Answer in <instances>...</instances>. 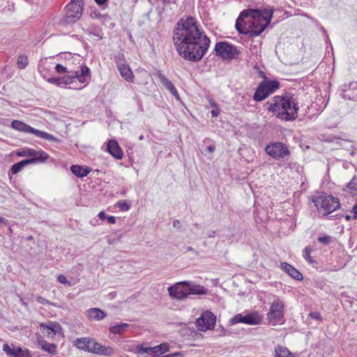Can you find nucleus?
Returning <instances> with one entry per match:
<instances>
[{
  "instance_id": "nucleus-52",
  "label": "nucleus",
  "mask_w": 357,
  "mask_h": 357,
  "mask_svg": "<svg viewBox=\"0 0 357 357\" xmlns=\"http://www.w3.org/2000/svg\"><path fill=\"white\" fill-rule=\"evenodd\" d=\"M211 114L213 117L218 116L219 114V109L216 108L215 109L211 110Z\"/></svg>"
},
{
  "instance_id": "nucleus-19",
  "label": "nucleus",
  "mask_w": 357,
  "mask_h": 357,
  "mask_svg": "<svg viewBox=\"0 0 357 357\" xmlns=\"http://www.w3.org/2000/svg\"><path fill=\"white\" fill-rule=\"evenodd\" d=\"M40 327L43 332L47 331V337H53L56 333H59L61 330L60 324L56 322H51L48 325L45 323H42L40 324Z\"/></svg>"
},
{
  "instance_id": "nucleus-13",
  "label": "nucleus",
  "mask_w": 357,
  "mask_h": 357,
  "mask_svg": "<svg viewBox=\"0 0 357 357\" xmlns=\"http://www.w3.org/2000/svg\"><path fill=\"white\" fill-rule=\"evenodd\" d=\"M167 290L171 298L178 301L185 300L189 296V294L188 293V281L176 282V284L169 287Z\"/></svg>"
},
{
  "instance_id": "nucleus-41",
  "label": "nucleus",
  "mask_w": 357,
  "mask_h": 357,
  "mask_svg": "<svg viewBox=\"0 0 357 357\" xmlns=\"http://www.w3.org/2000/svg\"><path fill=\"white\" fill-rule=\"evenodd\" d=\"M318 241L325 245H328L331 242V236L326 235L320 236L317 238Z\"/></svg>"
},
{
  "instance_id": "nucleus-14",
  "label": "nucleus",
  "mask_w": 357,
  "mask_h": 357,
  "mask_svg": "<svg viewBox=\"0 0 357 357\" xmlns=\"http://www.w3.org/2000/svg\"><path fill=\"white\" fill-rule=\"evenodd\" d=\"M215 321L216 317L211 312L205 311L197 319L196 326L201 331H206L213 328Z\"/></svg>"
},
{
  "instance_id": "nucleus-55",
  "label": "nucleus",
  "mask_w": 357,
  "mask_h": 357,
  "mask_svg": "<svg viewBox=\"0 0 357 357\" xmlns=\"http://www.w3.org/2000/svg\"><path fill=\"white\" fill-rule=\"evenodd\" d=\"M186 252H193L196 255H198V252L195 251L192 247L188 246L186 248Z\"/></svg>"
},
{
  "instance_id": "nucleus-20",
  "label": "nucleus",
  "mask_w": 357,
  "mask_h": 357,
  "mask_svg": "<svg viewBox=\"0 0 357 357\" xmlns=\"http://www.w3.org/2000/svg\"><path fill=\"white\" fill-rule=\"evenodd\" d=\"M117 66L121 76L127 82H132L134 75L130 66L125 63H119Z\"/></svg>"
},
{
  "instance_id": "nucleus-45",
  "label": "nucleus",
  "mask_w": 357,
  "mask_h": 357,
  "mask_svg": "<svg viewBox=\"0 0 357 357\" xmlns=\"http://www.w3.org/2000/svg\"><path fill=\"white\" fill-rule=\"evenodd\" d=\"M309 316L315 320L320 321L321 319V314L318 312H311L309 314Z\"/></svg>"
},
{
  "instance_id": "nucleus-21",
  "label": "nucleus",
  "mask_w": 357,
  "mask_h": 357,
  "mask_svg": "<svg viewBox=\"0 0 357 357\" xmlns=\"http://www.w3.org/2000/svg\"><path fill=\"white\" fill-rule=\"evenodd\" d=\"M86 316L91 320L100 321L107 317V314L99 308L93 307L86 311Z\"/></svg>"
},
{
  "instance_id": "nucleus-34",
  "label": "nucleus",
  "mask_w": 357,
  "mask_h": 357,
  "mask_svg": "<svg viewBox=\"0 0 357 357\" xmlns=\"http://www.w3.org/2000/svg\"><path fill=\"white\" fill-rule=\"evenodd\" d=\"M312 252V249L310 246H307L303 250V256L304 259L307 261L310 264H313L316 263V261L314 260L311 257L310 254Z\"/></svg>"
},
{
  "instance_id": "nucleus-30",
  "label": "nucleus",
  "mask_w": 357,
  "mask_h": 357,
  "mask_svg": "<svg viewBox=\"0 0 357 357\" xmlns=\"http://www.w3.org/2000/svg\"><path fill=\"white\" fill-rule=\"evenodd\" d=\"M275 357H294L287 348L278 346L275 349Z\"/></svg>"
},
{
  "instance_id": "nucleus-22",
  "label": "nucleus",
  "mask_w": 357,
  "mask_h": 357,
  "mask_svg": "<svg viewBox=\"0 0 357 357\" xmlns=\"http://www.w3.org/2000/svg\"><path fill=\"white\" fill-rule=\"evenodd\" d=\"M70 169L72 173L79 178H83L84 176H86L91 171V169L90 167H84L78 165H72L70 167Z\"/></svg>"
},
{
  "instance_id": "nucleus-15",
  "label": "nucleus",
  "mask_w": 357,
  "mask_h": 357,
  "mask_svg": "<svg viewBox=\"0 0 357 357\" xmlns=\"http://www.w3.org/2000/svg\"><path fill=\"white\" fill-rule=\"evenodd\" d=\"M3 351L10 357H31L28 349H22L20 347L11 348L8 344L3 345Z\"/></svg>"
},
{
  "instance_id": "nucleus-11",
  "label": "nucleus",
  "mask_w": 357,
  "mask_h": 357,
  "mask_svg": "<svg viewBox=\"0 0 357 357\" xmlns=\"http://www.w3.org/2000/svg\"><path fill=\"white\" fill-rule=\"evenodd\" d=\"M265 151L268 155L276 160L283 159L290 154L287 146L279 142L266 145Z\"/></svg>"
},
{
  "instance_id": "nucleus-28",
  "label": "nucleus",
  "mask_w": 357,
  "mask_h": 357,
  "mask_svg": "<svg viewBox=\"0 0 357 357\" xmlns=\"http://www.w3.org/2000/svg\"><path fill=\"white\" fill-rule=\"evenodd\" d=\"M31 162H33L31 160H22L20 162H17L13 165L11 167L10 171L13 174H17L19 173L26 165L31 164Z\"/></svg>"
},
{
  "instance_id": "nucleus-56",
  "label": "nucleus",
  "mask_w": 357,
  "mask_h": 357,
  "mask_svg": "<svg viewBox=\"0 0 357 357\" xmlns=\"http://www.w3.org/2000/svg\"><path fill=\"white\" fill-rule=\"evenodd\" d=\"M8 221L7 219L0 216V224L7 225Z\"/></svg>"
},
{
  "instance_id": "nucleus-6",
  "label": "nucleus",
  "mask_w": 357,
  "mask_h": 357,
  "mask_svg": "<svg viewBox=\"0 0 357 357\" xmlns=\"http://www.w3.org/2000/svg\"><path fill=\"white\" fill-rule=\"evenodd\" d=\"M284 303L279 298L272 302L267 313V318L271 324L276 326L284 323Z\"/></svg>"
},
{
  "instance_id": "nucleus-10",
  "label": "nucleus",
  "mask_w": 357,
  "mask_h": 357,
  "mask_svg": "<svg viewBox=\"0 0 357 357\" xmlns=\"http://www.w3.org/2000/svg\"><path fill=\"white\" fill-rule=\"evenodd\" d=\"M68 74L64 77H60L61 86L73 84L75 79H77L81 84L85 83L86 77H89L90 69L86 66H82L79 70H71V73Z\"/></svg>"
},
{
  "instance_id": "nucleus-33",
  "label": "nucleus",
  "mask_w": 357,
  "mask_h": 357,
  "mask_svg": "<svg viewBox=\"0 0 357 357\" xmlns=\"http://www.w3.org/2000/svg\"><path fill=\"white\" fill-rule=\"evenodd\" d=\"M153 349H154V354L157 353L165 354L169 350V345L168 343H162L153 347Z\"/></svg>"
},
{
  "instance_id": "nucleus-39",
  "label": "nucleus",
  "mask_w": 357,
  "mask_h": 357,
  "mask_svg": "<svg viewBox=\"0 0 357 357\" xmlns=\"http://www.w3.org/2000/svg\"><path fill=\"white\" fill-rule=\"evenodd\" d=\"M117 206L119 208L121 211H128L130 208V204H128L126 201H119L117 203Z\"/></svg>"
},
{
  "instance_id": "nucleus-2",
  "label": "nucleus",
  "mask_w": 357,
  "mask_h": 357,
  "mask_svg": "<svg viewBox=\"0 0 357 357\" xmlns=\"http://www.w3.org/2000/svg\"><path fill=\"white\" fill-rule=\"evenodd\" d=\"M273 12L270 7L244 10L236 19V29L241 34L259 36L270 24Z\"/></svg>"
},
{
  "instance_id": "nucleus-51",
  "label": "nucleus",
  "mask_w": 357,
  "mask_h": 357,
  "mask_svg": "<svg viewBox=\"0 0 357 357\" xmlns=\"http://www.w3.org/2000/svg\"><path fill=\"white\" fill-rule=\"evenodd\" d=\"M215 149V146L213 144H211L207 146L206 151L209 153H213Z\"/></svg>"
},
{
  "instance_id": "nucleus-25",
  "label": "nucleus",
  "mask_w": 357,
  "mask_h": 357,
  "mask_svg": "<svg viewBox=\"0 0 357 357\" xmlns=\"http://www.w3.org/2000/svg\"><path fill=\"white\" fill-rule=\"evenodd\" d=\"M91 340L92 338L90 337L77 338L74 341L73 345L80 350L89 352L90 349L89 344L92 342Z\"/></svg>"
},
{
  "instance_id": "nucleus-58",
  "label": "nucleus",
  "mask_w": 357,
  "mask_h": 357,
  "mask_svg": "<svg viewBox=\"0 0 357 357\" xmlns=\"http://www.w3.org/2000/svg\"><path fill=\"white\" fill-rule=\"evenodd\" d=\"M215 231H212L208 235V237H213L215 236Z\"/></svg>"
},
{
  "instance_id": "nucleus-49",
  "label": "nucleus",
  "mask_w": 357,
  "mask_h": 357,
  "mask_svg": "<svg viewBox=\"0 0 357 357\" xmlns=\"http://www.w3.org/2000/svg\"><path fill=\"white\" fill-rule=\"evenodd\" d=\"M98 217L101 220H105V219H107V215L105 214V213L104 211H100L98 215Z\"/></svg>"
},
{
  "instance_id": "nucleus-12",
  "label": "nucleus",
  "mask_w": 357,
  "mask_h": 357,
  "mask_svg": "<svg viewBox=\"0 0 357 357\" xmlns=\"http://www.w3.org/2000/svg\"><path fill=\"white\" fill-rule=\"evenodd\" d=\"M261 316L258 312L255 311L250 313L237 314L230 319L231 324L243 323L248 325H257L261 322Z\"/></svg>"
},
{
  "instance_id": "nucleus-24",
  "label": "nucleus",
  "mask_w": 357,
  "mask_h": 357,
  "mask_svg": "<svg viewBox=\"0 0 357 357\" xmlns=\"http://www.w3.org/2000/svg\"><path fill=\"white\" fill-rule=\"evenodd\" d=\"M207 290L204 287L196 284L192 282L188 281V291L189 295H205Z\"/></svg>"
},
{
  "instance_id": "nucleus-9",
  "label": "nucleus",
  "mask_w": 357,
  "mask_h": 357,
  "mask_svg": "<svg viewBox=\"0 0 357 357\" xmlns=\"http://www.w3.org/2000/svg\"><path fill=\"white\" fill-rule=\"evenodd\" d=\"M83 0H71L66 7V13L64 21L71 24L79 20L83 11Z\"/></svg>"
},
{
  "instance_id": "nucleus-18",
  "label": "nucleus",
  "mask_w": 357,
  "mask_h": 357,
  "mask_svg": "<svg viewBox=\"0 0 357 357\" xmlns=\"http://www.w3.org/2000/svg\"><path fill=\"white\" fill-rule=\"evenodd\" d=\"M280 268L285 273H287L292 278L301 281L303 279L302 274L294 266L287 262H282L280 264Z\"/></svg>"
},
{
  "instance_id": "nucleus-38",
  "label": "nucleus",
  "mask_w": 357,
  "mask_h": 357,
  "mask_svg": "<svg viewBox=\"0 0 357 357\" xmlns=\"http://www.w3.org/2000/svg\"><path fill=\"white\" fill-rule=\"evenodd\" d=\"M91 343L93 344V348H90L89 349V353H92V354H98V351L100 350V349L101 348V344L96 342L94 339L92 338L91 340Z\"/></svg>"
},
{
  "instance_id": "nucleus-42",
  "label": "nucleus",
  "mask_w": 357,
  "mask_h": 357,
  "mask_svg": "<svg viewBox=\"0 0 357 357\" xmlns=\"http://www.w3.org/2000/svg\"><path fill=\"white\" fill-rule=\"evenodd\" d=\"M90 16L92 18H96V19H99L102 17H104V15H102L100 14V13L96 9H91Z\"/></svg>"
},
{
  "instance_id": "nucleus-16",
  "label": "nucleus",
  "mask_w": 357,
  "mask_h": 357,
  "mask_svg": "<svg viewBox=\"0 0 357 357\" xmlns=\"http://www.w3.org/2000/svg\"><path fill=\"white\" fill-rule=\"evenodd\" d=\"M156 76L166 89H167L176 99H179V94L172 82L160 71H158L156 73Z\"/></svg>"
},
{
  "instance_id": "nucleus-43",
  "label": "nucleus",
  "mask_w": 357,
  "mask_h": 357,
  "mask_svg": "<svg viewBox=\"0 0 357 357\" xmlns=\"http://www.w3.org/2000/svg\"><path fill=\"white\" fill-rule=\"evenodd\" d=\"M48 82L61 86L60 77H51L47 79Z\"/></svg>"
},
{
  "instance_id": "nucleus-53",
  "label": "nucleus",
  "mask_w": 357,
  "mask_h": 357,
  "mask_svg": "<svg viewBox=\"0 0 357 357\" xmlns=\"http://www.w3.org/2000/svg\"><path fill=\"white\" fill-rule=\"evenodd\" d=\"M90 34H92V33H90ZM93 35L97 37L98 40L102 39V33L100 31L93 33Z\"/></svg>"
},
{
  "instance_id": "nucleus-50",
  "label": "nucleus",
  "mask_w": 357,
  "mask_h": 357,
  "mask_svg": "<svg viewBox=\"0 0 357 357\" xmlns=\"http://www.w3.org/2000/svg\"><path fill=\"white\" fill-rule=\"evenodd\" d=\"M173 227L176 228L177 229H179L181 228V224L178 220H175L173 222Z\"/></svg>"
},
{
  "instance_id": "nucleus-44",
  "label": "nucleus",
  "mask_w": 357,
  "mask_h": 357,
  "mask_svg": "<svg viewBox=\"0 0 357 357\" xmlns=\"http://www.w3.org/2000/svg\"><path fill=\"white\" fill-rule=\"evenodd\" d=\"M57 281L63 284H68V285H70V283L67 281L66 276L62 274L57 276Z\"/></svg>"
},
{
  "instance_id": "nucleus-36",
  "label": "nucleus",
  "mask_w": 357,
  "mask_h": 357,
  "mask_svg": "<svg viewBox=\"0 0 357 357\" xmlns=\"http://www.w3.org/2000/svg\"><path fill=\"white\" fill-rule=\"evenodd\" d=\"M34 150L29 148H23L16 151V155L20 157L31 156L34 153Z\"/></svg>"
},
{
  "instance_id": "nucleus-29",
  "label": "nucleus",
  "mask_w": 357,
  "mask_h": 357,
  "mask_svg": "<svg viewBox=\"0 0 357 357\" xmlns=\"http://www.w3.org/2000/svg\"><path fill=\"white\" fill-rule=\"evenodd\" d=\"M129 326L126 323H121L109 327V331L110 333L116 335L122 334Z\"/></svg>"
},
{
  "instance_id": "nucleus-37",
  "label": "nucleus",
  "mask_w": 357,
  "mask_h": 357,
  "mask_svg": "<svg viewBox=\"0 0 357 357\" xmlns=\"http://www.w3.org/2000/svg\"><path fill=\"white\" fill-rule=\"evenodd\" d=\"M17 65L19 68L24 69L28 65V59L26 55L21 54L18 56Z\"/></svg>"
},
{
  "instance_id": "nucleus-8",
  "label": "nucleus",
  "mask_w": 357,
  "mask_h": 357,
  "mask_svg": "<svg viewBox=\"0 0 357 357\" xmlns=\"http://www.w3.org/2000/svg\"><path fill=\"white\" fill-rule=\"evenodd\" d=\"M214 51L215 56L223 59H233L240 54L236 46L227 41L218 42Z\"/></svg>"
},
{
  "instance_id": "nucleus-46",
  "label": "nucleus",
  "mask_w": 357,
  "mask_h": 357,
  "mask_svg": "<svg viewBox=\"0 0 357 357\" xmlns=\"http://www.w3.org/2000/svg\"><path fill=\"white\" fill-rule=\"evenodd\" d=\"M36 301L39 303L43 304V305H47V304L52 305V303L47 299H46L45 298L42 297V296H38L36 298Z\"/></svg>"
},
{
  "instance_id": "nucleus-57",
  "label": "nucleus",
  "mask_w": 357,
  "mask_h": 357,
  "mask_svg": "<svg viewBox=\"0 0 357 357\" xmlns=\"http://www.w3.org/2000/svg\"><path fill=\"white\" fill-rule=\"evenodd\" d=\"M345 219L347 220V221H350L351 220H354V218H353V215H345Z\"/></svg>"
},
{
  "instance_id": "nucleus-59",
  "label": "nucleus",
  "mask_w": 357,
  "mask_h": 357,
  "mask_svg": "<svg viewBox=\"0 0 357 357\" xmlns=\"http://www.w3.org/2000/svg\"><path fill=\"white\" fill-rule=\"evenodd\" d=\"M139 140H142V139H144V136H143L142 135H140V136L139 137Z\"/></svg>"
},
{
  "instance_id": "nucleus-5",
  "label": "nucleus",
  "mask_w": 357,
  "mask_h": 357,
  "mask_svg": "<svg viewBox=\"0 0 357 357\" xmlns=\"http://www.w3.org/2000/svg\"><path fill=\"white\" fill-rule=\"evenodd\" d=\"M279 87L280 83L278 81L265 79L257 87L253 95V99L257 102L262 101L274 93Z\"/></svg>"
},
{
  "instance_id": "nucleus-47",
  "label": "nucleus",
  "mask_w": 357,
  "mask_h": 357,
  "mask_svg": "<svg viewBox=\"0 0 357 357\" xmlns=\"http://www.w3.org/2000/svg\"><path fill=\"white\" fill-rule=\"evenodd\" d=\"M353 215V218H354V220L357 219V202L353 206L352 209L351 211Z\"/></svg>"
},
{
  "instance_id": "nucleus-4",
  "label": "nucleus",
  "mask_w": 357,
  "mask_h": 357,
  "mask_svg": "<svg viewBox=\"0 0 357 357\" xmlns=\"http://www.w3.org/2000/svg\"><path fill=\"white\" fill-rule=\"evenodd\" d=\"M317 210L324 215H328L340 208V204L337 198L332 195L321 194L312 198Z\"/></svg>"
},
{
  "instance_id": "nucleus-54",
  "label": "nucleus",
  "mask_w": 357,
  "mask_h": 357,
  "mask_svg": "<svg viewBox=\"0 0 357 357\" xmlns=\"http://www.w3.org/2000/svg\"><path fill=\"white\" fill-rule=\"evenodd\" d=\"M95 2L99 6H103L107 0H94Z\"/></svg>"
},
{
  "instance_id": "nucleus-48",
  "label": "nucleus",
  "mask_w": 357,
  "mask_h": 357,
  "mask_svg": "<svg viewBox=\"0 0 357 357\" xmlns=\"http://www.w3.org/2000/svg\"><path fill=\"white\" fill-rule=\"evenodd\" d=\"M107 220L108 223L113 225L116 223V218L114 216H107Z\"/></svg>"
},
{
  "instance_id": "nucleus-7",
  "label": "nucleus",
  "mask_w": 357,
  "mask_h": 357,
  "mask_svg": "<svg viewBox=\"0 0 357 357\" xmlns=\"http://www.w3.org/2000/svg\"><path fill=\"white\" fill-rule=\"evenodd\" d=\"M11 128L16 130L24 132L26 133H32L41 139H45L48 141H57V139L52 135H50L45 131L35 129L21 121H13L11 123Z\"/></svg>"
},
{
  "instance_id": "nucleus-3",
  "label": "nucleus",
  "mask_w": 357,
  "mask_h": 357,
  "mask_svg": "<svg viewBox=\"0 0 357 357\" xmlns=\"http://www.w3.org/2000/svg\"><path fill=\"white\" fill-rule=\"evenodd\" d=\"M268 109L277 118L284 121H293L298 117V106L294 96L289 93L284 96H275L272 102H267Z\"/></svg>"
},
{
  "instance_id": "nucleus-23",
  "label": "nucleus",
  "mask_w": 357,
  "mask_h": 357,
  "mask_svg": "<svg viewBox=\"0 0 357 357\" xmlns=\"http://www.w3.org/2000/svg\"><path fill=\"white\" fill-rule=\"evenodd\" d=\"M32 158H27V160H31V164L42 163L45 162L49 158V155L43 150L36 151L34 150V153L32 154Z\"/></svg>"
},
{
  "instance_id": "nucleus-17",
  "label": "nucleus",
  "mask_w": 357,
  "mask_h": 357,
  "mask_svg": "<svg viewBox=\"0 0 357 357\" xmlns=\"http://www.w3.org/2000/svg\"><path fill=\"white\" fill-rule=\"evenodd\" d=\"M107 150L116 159L121 160L123 158V151L115 139L108 142Z\"/></svg>"
},
{
  "instance_id": "nucleus-60",
  "label": "nucleus",
  "mask_w": 357,
  "mask_h": 357,
  "mask_svg": "<svg viewBox=\"0 0 357 357\" xmlns=\"http://www.w3.org/2000/svg\"><path fill=\"white\" fill-rule=\"evenodd\" d=\"M89 344V349L93 348V344L90 342V344Z\"/></svg>"
},
{
  "instance_id": "nucleus-32",
  "label": "nucleus",
  "mask_w": 357,
  "mask_h": 357,
  "mask_svg": "<svg viewBox=\"0 0 357 357\" xmlns=\"http://www.w3.org/2000/svg\"><path fill=\"white\" fill-rule=\"evenodd\" d=\"M346 187L351 194L356 195L357 193V177L354 176Z\"/></svg>"
},
{
  "instance_id": "nucleus-1",
  "label": "nucleus",
  "mask_w": 357,
  "mask_h": 357,
  "mask_svg": "<svg viewBox=\"0 0 357 357\" xmlns=\"http://www.w3.org/2000/svg\"><path fill=\"white\" fill-rule=\"evenodd\" d=\"M172 38L178 54L183 59L195 63L202 59L211 44L201 24L192 16L178 20Z\"/></svg>"
},
{
  "instance_id": "nucleus-40",
  "label": "nucleus",
  "mask_w": 357,
  "mask_h": 357,
  "mask_svg": "<svg viewBox=\"0 0 357 357\" xmlns=\"http://www.w3.org/2000/svg\"><path fill=\"white\" fill-rule=\"evenodd\" d=\"M55 70L57 73H71V70H69L68 69V68L66 67H64L63 66H62L61 64H56V66H55Z\"/></svg>"
},
{
  "instance_id": "nucleus-31",
  "label": "nucleus",
  "mask_w": 357,
  "mask_h": 357,
  "mask_svg": "<svg viewBox=\"0 0 357 357\" xmlns=\"http://www.w3.org/2000/svg\"><path fill=\"white\" fill-rule=\"evenodd\" d=\"M115 352L114 348L111 347H105L101 345V348L99 351H98V355L100 356H112Z\"/></svg>"
},
{
  "instance_id": "nucleus-27",
  "label": "nucleus",
  "mask_w": 357,
  "mask_h": 357,
  "mask_svg": "<svg viewBox=\"0 0 357 357\" xmlns=\"http://www.w3.org/2000/svg\"><path fill=\"white\" fill-rule=\"evenodd\" d=\"M38 343L43 351L52 355L56 354V345L55 344L50 343L44 340H39Z\"/></svg>"
},
{
  "instance_id": "nucleus-26",
  "label": "nucleus",
  "mask_w": 357,
  "mask_h": 357,
  "mask_svg": "<svg viewBox=\"0 0 357 357\" xmlns=\"http://www.w3.org/2000/svg\"><path fill=\"white\" fill-rule=\"evenodd\" d=\"M354 90H357V82L351 83L349 89L343 91L342 96L349 100H357V92L353 93Z\"/></svg>"
},
{
  "instance_id": "nucleus-35",
  "label": "nucleus",
  "mask_w": 357,
  "mask_h": 357,
  "mask_svg": "<svg viewBox=\"0 0 357 357\" xmlns=\"http://www.w3.org/2000/svg\"><path fill=\"white\" fill-rule=\"evenodd\" d=\"M136 352L137 354H149L151 355H154V349L153 347H144L143 344H139L136 347Z\"/></svg>"
}]
</instances>
